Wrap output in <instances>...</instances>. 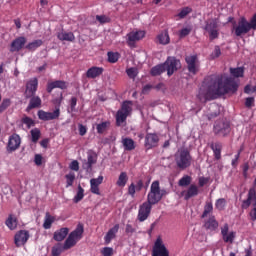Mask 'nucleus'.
<instances>
[{"instance_id":"obj_1","label":"nucleus","mask_w":256,"mask_h":256,"mask_svg":"<svg viewBox=\"0 0 256 256\" xmlns=\"http://www.w3.org/2000/svg\"><path fill=\"white\" fill-rule=\"evenodd\" d=\"M202 87L206 89V99H219L228 93H237L239 83L233 77L218 74L206 78Z\"/></svg>"},{"instance_id":"obj_2","label":"nucleus","mask_w":256,"mask_h":256,"mask_svg":"<svg viewBox=\"0 0 256 256\" xmlns=\"http://www.w3.org/2000/svg\"><path fill=\"white\" fill-rule=\"evenodd\" d=\"M192 162L193 157H191V152H189V149L187 148H181L175 154V163L178 169H181L182 171H184V169L191 167Z\"/></svg>"},{"instance_id":"obj_3","label":"nucleus","mask_w":256,"mask_h":256,"mask_svg":"<svg viewBox=\"0 0 256 256\" xmlns=\"http://www.w3.org/2000/svg\"><path fill=\"white\" fill-rule=\"evenodd\" d=\"M167 191L165 189L161 190V186H159V181L156 180L152 182L150 191L147 195V203H150L151 205H157L161 199H163V195H165Z\"/></svg>"},{"instance_id":"obj_4","label":"nucleus","mask_w":256,"mask_h":256,"mask_svg":"<svg viewBox=\"0 0 256 256\" xmlns=\"http://www.w3.org/2000/svg\"><path fill=\"white\" fill-rule=\"evenodd\" d=\"M133 112V102L124 101L121 105V108L116 113V126L121 127L123 123L127 121V118Z\"/></svg>"},{"instance_id":"obj_5","label":"nucleus","mask_w":256,"mask_h":256,"mask_svg":"<svg viewBox=\"0 0 256 256\" xmlns=\"http://www.w3.org/2000/svg\"><path fill=\"white\" fill-rule=\"evenodd\" d=\"M84 228L82 224H78L76 229L72 231L68 238L65 240L63 249L64 251H67L71 249L72 247H75L77 245L78 241H81V238L83 237Z\"/></svg>"},{"instance_id":"obj_6","label":"nucleus","mask_w":256,"mask_h":256,"mask_svg":"<svg viewBox=\"0 0 256 256\" xmlns=\"http://www.w3.org/2000/svg\"><path fill=\"white\" fill-rule=\"evenodd\" d=\"M61 106V99L58 102V106L55 107V110L53 112H47L45 110H38L37 115L38 119L40 121H55V119H58L61 117V109L59 108Z\"/></svg>"},{"instance_id":"obj_7","label":"nucleus","mask_w":256,"mask_h":256,"mask_svg":"<svg viewBox=\"0 0 256 256\" xmlns=\"http://www.w3.org/2000/svg\"><path fill=\"white\" fill-rule=\"evenodd\" d=\"M231 133V124L225 120H218L214 124V134L219 137H227Z\"/></svg>"},{"instance_id":"obj_8","label":"nucleus","mask_w":256,"mask_h":256,"mask_svg":"<svg viewBox=\"0 0 256 256\" xmlns=\"http://www.w3.org/2000/svg\"><path fill=\"white\" fill-rule=\"evenodd\" d=\"M152 256H169V249H167V246L163 243L161 236H158L154 242Z\"/></svg>"},{"instance_id":"obj_9","label":"nucleus","mask_w":256,"mask_h":256,"mask_svg":"<svg viewBox=\"0 0 256 256\" xmlns=\"http://www.w3.org/2000/svg\"><path fill=\"white\" fill-rule=\"evenodd\" d=\"M165 71H167L168 77H171L175 71L181 68V61L175 57L169 56L164 63Z\"/></svg>"},{"instance_id":"obj_10","label":"nucleus","mask_w":256,"mask_h":256,"mask_svg":"<svg viewBox=\"0 0 256 256\" xmlns=\"http://www.w3.org/2000/svg\"><path fill=\"white\" fill-rule=\"evenodd\" d=\"M153 209V204H150L149 202H144L139 206L137 219L140 223H143V221H147L149 219V215H151V210Z\"/></svg>"},{"instance_id":"obj_11","label":"nucleus","mask_w":256,"mask_h":256,"mask_svg":"<svg viewBox=\"0 0 256 256\" xmlns=\"http://www.w3.org/2000/svg\"><path fill=\"white\" fill-rule=\"evenodd\" d=\"M39 87V79L37 77L31 78L26 82V89L24 92L25 98L30 99V97H33L35 93H37V89Z\"/></svg>"},{"instance_id":"obj_12","label":"nucleus","mask_w":256,"mask_h":256,"mask_svg":"<svg viewBox=\"0 0 256 256\" xmlns=\"http://www.w3.org/2000/svg\"><path fill=\"white\" fill-rule=\"evenodd\" d=\"M30 237L31 235L29 234L28 230H19L14 235V245L16 247H23V245L27 244Z\"/></svg>"},{"instance_id":"obj_13","label":"nucleus","mask_w":256,"mask_h":256,"mask_svg":"<svg viewBox=\"0 0 256 256\" xmlns=\"http://www.w3.org/2000/svg\"><path fill=\"white\" fill-rule=\"evenodd\" d=\"M158 146H159V135L155 133H147L144 141V147H146V151L155 149V147H158Z\"/></svg>"},{"instance_id":"obj_14","label":"nucleus","mask_w":256,"mask_h":256,"mask_svg":"<svg viewBox=\"0 0 256 256\" xmlns=\"http://www.w3.org/2000/svg\"><path fill=\"white\" fill-rule=\"evenodd\" d=\"M251 30L248 28L245 18H242L239 22L238 25H234L232 28V33L236 37H243V35H247Z\"/></svg>"},{"instance_id":"obj_15","label":"nucleus","mask_w":256,"mask_h":256,"mask_svg":"<svg viewBox=\"0 0 256 256\" xmlns=\"http://www.w3.org/2000/svg\"><path fill=\"white\" fill-rule=\"evenodd\" d=\"M221 235L224 243H233L235 241V237L237 236V232L230 231L229 232V224L225 223L221 228Z\"/></svg>"},{"instance_id":"obj_16","label":"nucleus","mask_w":256,"mask_h":256,"mask_svg":"<svg viewBox=\"0 0 256 256\" xmlns=\"http://www.w3.org/2000/svg\"><path fill=\"white\" fill-rule=\"evenodd\" d=\"M19 147H21V136H19V134H12L9 137L6 147L8 153H13L14 151H17Z\"/></svg>"},{"instance_id":"obj_17","label":"nucleus","mask_w":256,"mask_h":256,"mask_svg":"<svg viewBox=\"0 0 256 256\" xmlns=\"http://www.w3.org/2000/svg\"><path fill=\"white\" fill-rule=\"evenodd\" d=\"M27 43V38L24 36L17 37L11 42L10 45V53H19L23 47H25V44Z\"/></svg>"},{"instance_id":"obj_18","label":"nucleus","mask_w":256,"mask_h":256,"mask_svg":"<svg viewBox=\"0 0 256 256\" xmlns=\"http://www.w3.org/2000/svg\"><path fill=\"white\" fill-rule=\"evenodd\" d=\"M185 61L187 63L189 73L197 75L199 72V65H197V57L195 55L186 56Z\"/></svg>"},{"instance_id":"obj_19","label":"nucleus","mask_w":256,"mask_h":256,"mask_svg":"<svg viewBox=\"0 0 256 256\" xmlns=\"http://www.w3.org/2000/svg\"><path fill=\"white\" fill-rule=\"evenodd\" d=\"M103 179V175L90 179V192L93 193V195H101L99 186L103 183Z\"/></svg>"},{"instance_id":"obj_20","label":"nucleus","mask_w":256,"mask_h":256,"mask_svg":"<svg viewBox=\"0 0 256 256\" xmlns=\"http://www.w3.org/2000/svg\"><path fill=\"white\" fill-rule=\"evenodd\" d=\"M67 87H69V84L66 81L56 80V81L47 83L46 91L47 93H53V89L65 90L67 89Z\"/></svg>"},{"instance_id":"obj_21","label":"nucleus","mask_w":256,"mask_h":256,"mask_svg":"<svg viewBox=\"0 0 256 256\" xmlns=\"http://www.w3.org/2000/svg\"><path fill=\"white\" fill-rule=\"evenodd\" d=\"M127 43L129 47H133L135 45V42L141 41L143 37H145V31H136V32H130L127 34Z\"/></svg>"},{"instance_id":"obj_22","label":"nucleus","mask_w":256,"mask_h":256,"mask_svg":"<svg viewBox=\"0 0 256 256\" xmlns=\"http://www.w3.org/2000/svg\"><path fill=\"white\" fill-rule=\"evenodd\" d=\"M97 163V153L89 152L87 156V162L83 164V168L89 173L93 171V165Z\"/></svg>"},{"instance_id":"obj_23","label":"nucleus","mask_w":256,"mask_h":256,"mask_svg":"<svg viewBox=\"0 0 256 256\" xmlns=\"http://www.w3.org/2000/svg\"><path fill=\"white\" fill-rule=\"evenodd\" d=\"M117 233H119V224L114 225V227L110 228L104 237L105 245H109L115 237H117Z\"/></svg>"},{"instance_id":"obj_24","label":"nucleus","mask_w":256,"mask_h":256,"mask_svg":"<svg viewBox=\"0 0 256 256\" xmlns=\"http://www.w3.org/2000/svg\"><path fill=\"white\" fill-rule=\"evenodd\" d=\"M204 229L206 231H217L219 229V222H217L215 216H210L209 219L205 220Z\"/></svg>"},{"instance_id":"obj_25","label":"nucleus","mask_w":256,"mask_h":256,"mask_svg":"<svg viewBox=\"0 0 256 256\" xmlns=\"http://www.w3.org/2000/svg\"><path fill=\"white\" fill-rule=\"evenodd\" d=\"M101 75H103L102 67L93 66L89 68L86 72V77L88 79H97V77H101Z\"/></svg>"},{"instance_id":"obj_26","label":"nucleus","mask_w":256,"mask_h":256,"mask_svg":"<svg viewBox=\"0 0 256 256\" xmlns=\"http://www.w3.org/2000/svg\"><path fill=\"white\" fill-rule=\"evenodd\" d=\"M69 235V228L64 227L60 228L59 230H56L53 235L54 241H57L58 243L61 241H64V239Z\"/></svg>"},{"instance_id":"obj_27","label":"nucleus","mask_w":256,"mask_h":256,"mask_svg":"<svg viewBox=\"0 0 256 256\" xmlns=\"http://www.w3.org/2000/svg\"><path fill=\"white\" fill-rule=\"evenodd\" d=\"M6 227L10 229V231H15L17 229V225H19V220L17 219V216L13 214H9L8 218L5 221Z\"/></svg>"},{"instance_id":"obj_28","label":"nucleus","mask_w":256,"mask_h":256,"mask_svg":"<svg viewBox=\"0 0 256 256\" xmlns=\"http://www.w3.org/2000/svg\"><path fill=\"white\" fill-rule=\"evenodd\" d=\"M41 97L39 96H35V94L33 96L30 97V101L29 104L27 106V111H31V109H39V107H41Z\"/></svg>"},{"instance_id":"obj_29","label":"nucleus","mask_w":256,"mask_h":256,"mask_svg":"<svg viewBox=\"0 0 256 256\" xmlns=\"http://www.w3.org/2000/svg\"><path fill=\"white\" fill-rule=\"evenodd\" d=\"M57 39H59V41H69L73 43V41H75V34H73V32L61 31L57 33Z\"/></svg>"},{"instance_id":"obj_30","label":"nucleus","mask_w":256,"mask_h":256,"mask_svg":"<svg viewBox=\"0 0 256 256\" xmlns=\"http://www.w3.org/2000/svg\"><path fill=\"white\" fill-rule=\"evenodd\" d=\"M197 195H199V188L197 187V185L192 184V185H190L186 194L184 195V199L186 201H189V199H191V197H197Z\"/></svg>"},{"instance_id":"obj_31","label":"nucleus","mask_w":256,"mask_h":256,"mask_svg":"<svg viewBox=\"0 0 256 256\" xmlns=\"http://www.w3.org/2000/svg\"><path fill=\"white\" fill-rule=\"evenodd\" d=\"M122 145L125 151L135 150V140L131 138H122Z\"/></svg>"},{"instance_id":"obj_32","label":"nucleus","mask_w":256,"mask_h":256,"mask_svg":"<svg viewBox=\"0 0 256 256\" xmlns=\"http://www.w3.org/2000/svg\"><path fill=\"white\" fill-rule=\"evenodd\" d=\"M43 45V40L38 39V40H34L32 42H29L26 46L25 49H27L28 51H37V49H39V47H41Z\"/></svg>"},{"instance_id":"obj_33","label":"nucleus","mask_w":256,"mask_h":256,"mask_svg":"<svg viewBox=\"0 0 256 256\" xmlns=\"http://www.w3.org/2000/svg\"><path fill=\"white\" fill-rule=\"evenodd\" d=\"M110 126H111V122H109V121H105V122L97 124L96 131H97L98 135H103V133H105V131H107Z\"/></svg>"},{"instance_id":"obj_34","label":"nucleus","mask_w":256,"mask_h":256,"mask_svg":"<svg viewBox=\"0 0 256 256\" xmlns=\"http://www.w3.org/2000/svg\"><path fill=\"white\" fill-rule=\"evenodd\" d=\"M165 71V64L156 65L151 69L150 75H152V77H157V75H161L162 73H165Z\"/></svg>"},{"instance_id":"obj_35","label":"nucleus","mask_w":256,"mask_h":256,"mask_svg":"<svg viewBox=\"0 0 256 256\" xmlns=\"http://www.w3.org/2000/svg\"><path fill=\"white\" fill-rule=\"evenodd\" d=\"M157 39H158L160 45H169V41H170L169 32L167 30H165L164 32L160 33L157 36Z\"/></svg>"},{"instance_id":"obj_36","label":"nucleus","mask_w":256,"mask_h":256,"mask_svg":"<svg viewBox=\"0 0 256 256\" xmlns=\"http://www.w3.org/2000/svg\"><path fill=\"white\" fill-rule=\"evenodd\" d=\"M127 181H129V176H127V172H121L116 182V185L118 187H125V185H127Z\"/></svg>"},{"instance_id":"obj_37","label":"nucleus","mask_w":256,"mask_h":256,"mask_svg":"<svg viewBox=\"0 0 256 256\" xmlns=\"http://www.w3.org/2000/svg\"><path fill=\"white\" fill-rule=\"evenodd\" d=\"M230 75L238 79L239 77H243L245 75V68L237 67V68H230Z\"/></svg>"},{"instance_id":"obj_38","label":"nucleus","mask_w":256,"mask_h":256,"mask_svg":"<svg viewBox=\"0 0 256 256\" xmlns=\"http://www.w3.org/2000/svg\"><path fill=\"white\" fill-rule=\"evenodd\" d=\"M53 223H55V217L51 216V214H49V213H46L45 218H44L43 227L45 229H51V225H53Z\"/></svg>"},{"instance_id":"obj_39","label":"nucleus","mask_w":256,"mask_h":256,"mask_svg":"<svg viewBox=\"0 0 256 256\" xmlns=\"http://www.w3.org/2000/svg\"><path fill=\"white\" fill-rule=\"evenodd\" d=\"M219 25L217 24V21L211 20L210 22H207L205 25V31L207 33H213L214 31L218 30Z\"/></svg>"},{"instance_id":"obj_40","label":"nucleus","mask_w":256,"mask_h":256,"mask_svg":"<svg viewBox=\"0 0 256 256\" xmlns=\"http://www.w3.org/2000/svg\"><path fill=\"white\" fill-rule=\"evenodd\" d=\"M107 57L108 63H117V61H119L121 58V54H119V52H108Z\"/></svg>"},{"instance_id":"obj_41","label":"nucleus","mask_w":256,"mask_h":256,"mask_svg":"<svg viewBox=\"0 0 256 256\" xmlns=\"http://www.w3.org/2000/svg\"><path fill=\"white\" fill-rule=\"evenodd\" d=\"M84 197H85V189H83L81 185H78V191L76 196L74 197V203H79V201H83Z\"/></svg>"},{"instance_id":"obj_42","label":"nucleus","mask_w":256,"mask_h":256,"mask_svg":"<svg viewBox=\"0 0 256 256\" xmlns=\"http://www.w3.org/2000/svg\"><path fill=\"white\" fill-rule=\"evenodd\" d=\"M63 251H65V249H63V245H61V243H58L52 247L51 255L59 256L63 253Z\"/></svg>"},{"instance_id":"obj_43","label":"nucleus","mask_w":256,"mask_h":256,"mask_svg":"<svg viewBox=\"0 0 256 256\" xmlns=\"http://www.w3.org/2000/svg\"><path fill=\"white\" fill-rule=\"evenodd\" d=\"M209 213H213V203L206 202V204L204 206V211L201 216L202 219H205V217H207V215H209Z\"/></svg>"},{"instance_id":"obj_44","label":"nucleus","mask_w":256,"mask_h":256,"mask_svg":"<svg viewBox=\"0 0 256 256\" xmlns=\"http://www.w3.org/2000/svg\"><path fill=\"white\" fill-rule=\"evenodd\" d=\"M32 137V143H37L41 137V130L39 128H34L30 131Z\"/></svg>"},{"instance_id":"obj_45","label":"nucleus","mask_w":256,"mask_h":256,"mask_svg":"<svg viewBox=\"0 0 256 256\" xmlns=\"http://www.w3.org/2000/svg\"><path fill=\"white\" fill-rule=\"evenodd\" d=\"M66 179V187H73V183H75V173L70 172L65 175Z\"/></svg>"},{"instance_id":"obj_46","label":"nucleus","mask_w":256,"mask_h":256,"mask_svg":"<svg viewBox=\"0 0 256 256\" xmlns=\"http://www.w3.org/2000/svg\"><path fill=\"white\" fill-rule=\"evenodd\" d=\"M179 187H188V185H191V176L186 175L183 176L179 182H178Z\"/></svg>"},{"instance_id":"obj_47","label":"nucleus","mask_w":256,"mask_h":256,"mask_svg":"<svg viewBox=\"0 0 256 256\" xmlns=\"http://www.w3.org/2000/svg\"><path fill=\"white\" fill-rule=\"evenodd\" d=\"M11 107V99L5 98L2 100L0 104V113H3L4 111H7Z\"/></svg>"},{"instance_id":"obj_48","label":"nucleus","mask_w":256,"mask_h":256,"mask_svg":"<svg viewBox=\"0 0 256 256\" xmlns=\"http://www.w3.org/2000/svg\"><path fill=\"white\" fill-rule=\"evenodd\" d=\"M226 205L227 200H225V198H219L218 200H216L215 207L216 209H218V211H223Z\"/></svg>"},{"instance_id":"obj_49","label":"nucleus","mask_w":256,"mask_h":256,"mask_svg":"<svg viewBox=\"0 0 256 256\" xmlns=\"http://www.w3.org/2000/svg\"><path fill=\"white\" fill-rule=\"evenodd\" d=\"M22 123L24 125H27L28 129H31V127H35V120L29 116H24L22 118Z\"/></svg>"},{"instance_id":"obj_50","label":"nucleus","mask_w":256,"mask_h":256,"mask_svg":"<svg viewBox=\"0 0 256 256\" xmlns=\"http://www.w3.org/2000/svg\"><path fill=\"white\" fill-rule=\"evenodd\" d=\"M245 23L250 31L251 29L255 31L256 30V14L252 16V18L250 19V22H248L247 19H245Z\"/></svg>"},{"instance_id":"obj_51","label":"nucleus","mask_w":256,"mask_h":256,"mask_svg":"<svg viewBox=\"0 0 256 256\" xmlns=\"http://www.w3.org/2000/svg\"><path fill=\"white\" fill-rule=\"evenodd\" d=\"M191 11H193V9H191V7H184L180 10L178 17L180 19H185V17H187L189 15V13H191Z\"/></svg>"},{"instance_id":"obj_52","label":"nucleus","mask_w":256,"mask_h":256,"mask_svg":"<svg viewBox=\"0 0 256 256\" xmlns=\"http://www.w3.org/2000/svg\"><path fill=\"white\" fill-rule=\"evenodd\" d=\"M242 152H243V148L238 150L237 154L234 156V159H232V162H231L232 167H237V165H239V157H241Z\"/></svg>"},{"instance_id":"obj_53","label":"nucleus","mask_w":256,"mask_h":256,"mask_svg":"<svg viewBox=\"0 0 256 256\" xmlns=\"http://www.w3.org/2000/svg\"><path fill=\"white\" fill-rule=\"evenodd\" d=\"M245 107L251 109V107H255V97H248L245 99Z\"/></svg>"},{"instance_id":"obj_54","label":"nucleus","mask_w":256,"mask_h":256,"mask_svg":"<svg viewBox=\"0 0 256 256\" xmlns=\"http://www.w3.org/2000/svg\"><path fill=\"white\" fill-rule=\"evenodd\" d=\"M96 20H98V22L101 24H105V23H109L111 21V18L105 15H97Z\"/></svg>"},{"instance_id":"obj_55","label":"nucleus","mask_w":256,"mask_h":256,"mask_svg":"<svg viewBox=\"0 0 256 256\" xmlns=\"http://www.w3.org/2000/svg\"><path fill=\"white\" fill-rule=\"evenodd\" d=\"M211 57L213 59L221 57V48L219 46L214 47V51L212 52Z\"/></svg>"},{"instance_id":"obj_56","label":"nucleus","mask_w":256,"mask_h":256,"mask_svg":"<svg viewBox=\"0 0 256 256\" xmlns=\"http://www.w3.org/2000/svg\"><path fill=\"white\" fill-rule=\"evenodd\" d=\"M101 254L103 256H113V248H111V247H104L101 250Z\"/></svg>"},{"instance_id":"obj_57","label":"nucleus","mask_w":256,"mask_h":256,"mask_svg":"<svg viewBox=\"0 0 256 256\" xmlns=\"http://www.w3.org/2000/svg\"><path fill=\"white\" fill-rule=\"evenodd\" d=\"M210 149H212V151H221L223 149V145L220 142H215L210 145Z\"/></svg>"},{"instance_id":"obj_58","label":"nucleus","mask_w":256,"mask_h":256,"mask_svg":"<svg viewBox=\"0 0 256 256\" xmlns=\"http://www.w3.org/2000/svg\"><path fill=\"white\" fill-rule=\"evenodd\" d=\"M136 191L137 189L135 188V183H131L128 187V194H130V196L134 198Z\"/></svg>"},{"instance_id":"obj_59","label":"nucleus","mask_w":256,"mask_h":256,"mask_svg":"<svg viewBox=\"0 0 256 256\" xmlns=\"http://www.w3.org/2000/svg\"><path fill=\"white\" fill-rule=\"evenodd\" d=\"M137 230L133 227V225L131 224H126V228H125V233H127V235H132L133 233H135Z\"/></svg>"},{"instance_id":"obj_60","label":"nucleus","mask_w":256,"mask_h":256,"mask_svg":"<svg viewBox=\"0 0 256 256\" xmlns=\"http://www.w3.org/2000/svg\"><path fill=\"white\" fill-rule=\"evenodd\" d=\"M71 171H79V161L74 160L69 165Z\"/></svg>"},{"instance_id":"obj_61","label":"nucleus","mask_w":256,"mask_h":256,"mask_svg":"<svg viewBox=\"0 0 256 256\" xmlns=\"http://www.w3.org/2000/svg\"><path fill=\"white\" fill-rule=\"evenodd\" d=\"M78 129H79V135H81V137H84V135L87 134V127L85 125L79 124Z\"/></svg>"},{"instance_id":"obj_62","label":"nucleus","mask_w":256,"mask_h":256,"mask_svg":"<svg viewBox=\"0 0 256 256\" xmlns=\"http://www.w3.org/2000/svg\"><path fill=\"white\" fill-rule=\"evenodd\" d=\"M248 199H250L251 201H253V199L256 201V190L255 188H250L249 192H248Z\"/></svg>"},{"instance_id":"obj_63","label":"nucleus","mask_w":256,"mask_h":256,"mask_svg":"<svg viewBox=\"0 0 256 256\" xmlns=\"http://www.w3.org/2000/svg\"><path fill=\"white\" fill-rule=\"evenodd\" d=\"M75 107H77V97H72L70 100V109L72 113L75 111Z\"/></svg>"},{"instance_id":"obj_64","label":"nucleus","mask_w":256,"mask_h":256,"mask_svg":"<svg viewBox=\"0 0 256 256\" xmlns=\"http://www.w3.org/2000/svg\"><path fill=\"white\" fill-rule=\"evenodd\" d=\"M189 33H191V28H183L180 31V37H187V35H189Z\"/></svg>"}]
</instances>
